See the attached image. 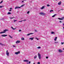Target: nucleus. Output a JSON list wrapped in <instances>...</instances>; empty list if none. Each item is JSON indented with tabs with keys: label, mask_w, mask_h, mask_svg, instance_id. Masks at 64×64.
Here are the masks:
<instances>
[{
	"label": "nucleus",
	"mask_w": 64,
	"mask_h": 64,
	"mask_svg": "<svg viewBox=\"0 0 64 64\" xmlns=\"http://www.w3.org/2000/svg\"><path fill=\"white\" fill-rule=\"evenodd\" d=\"M9 30H3V32H0V34H2L3 33H6V31H8Z\"/></svg>",
	"instance_id": "nucleus-1"
},
{
	"label": "nucleus",
	"mask_w": 64,
	"mask_h": 64,
	"mask_svg": "<svg viewBox=\"0 0 64 64\" xmlns=\"http://www.w3.org/2000/svg\"><path fill=\"white\" fill-rule=\"evenodd\" d=\"M38 55L39 59H40H40H41V54H40L39 53H38Z\"/></svg>",
	"instance_id": "nucleus-2"
},
{
	"label": "nucleus",
	"mask_w": 64,
	"mask_h": 64,
	"mask_svg": "<svg viewBox=\"0 0 64 64\" xmlns=\"http://www.w3.org/2000/svg\"><path fill=\"white\" fill-rule=\"evenodd\" d=\"M6 55L7 56H9V52H8V50H7L6 52Z\"/></svg>",
	"instance_id": "nucleus-3"
},
{
	"label": "nucleus",
	"mask_w": 64,
	"mask_h": 64,
	"mask_svg": "<svg viewBox=\"0 0 64 64\" xmlns=\"http://www.w3.org/2000/svg\"><path fill=\"white\" fill-rule=\"evenodd\" d=\"M20 8H21V7L16 6L15 7L14 9L16 10V9H20Z\"/></svg>",
	"instance_id": "nucleus-4"
},
{
	"label": "nucleus",
	"mask_w": 64,
	"mask_h": 64,
	"mask_svg": "<svg viewBox=\"0 0 64 64\" xmlns=\"http://www.w3.org/2000/svg\"><path fill=\"white\" fill-rule=\"evenodd\" d=\"M2 37H6L7 36V34H3L1 35Z\"/></svg>",
	"instance_id": "nucleus-5"
},
{
	"label": "nucleus",
	"mask_w": 64,
	"mask_h": 64,
	"mask_svg": "<svg viewBox=\"0 0 64 64\" xmlns=\"http://www.w3.org/2000/svg\"><path fill=\"white\" fill-rule=\"evenodd\" d=\"M20 51H18L17 52H15V54L16 55H18V54H20Z\"/></svg>",
	"instance_id": "nucleus-6"
},
{
	"label": "nucleus",
	"mask_w": 64,
	"mask_h": 64,
	"mask_svg": "<svg viewBox=\"0 0 64 64\" xmlns=\"http://www.w3.org/2000/svg\"><path fill=\"white\" fill-rule=\"evenodd\" d=\"M39 14L40 15H45V14H44L43 12H40Z\"/></svg>",
	"instance_id": "nucleus-7"
},
{
	"label": "nucleus",
	"mask_w": 64,
	"mask_h": 64,
	"mask_svg": "<svg viewBox=\"0 0 64 64\" xmlns=\"http://www.w3.org/2000/svg\"><path fill=\"white\" fill-rule=\"evenodd\" d=\"M58 51L59 52H60V53H61V52H62V50L61 49H59L58 50Z\"/></svg>",
	"instance_id": "nucleus-8"
},
{
	"label": "nucleus",
	"mask_w": 64,
	"mask_h": 64,
	"mask_svg": "<svg viewBox=\"0 0 64 64\" xmlns=\"http://www.w3.org/2000/svg\"><path fill=\"white\" fill-rule=\"evenodd\" d=\"M23 61L24 62H28L29 60H24Z\"/></svg>",
	"instance_id": "nucleus-9"
},
{
	"label": "nucleus",
	"mask_w": 64,
	"mask_h": 64,
	"mask_svg": "<svg viewBox=\"0 0 64 64\" xmlns=\"http://www.w3.org/2000/svg\"><path fill=\"white\" fill-rule=\"evenodd\" d=\"M20 41H19V40H18L16 42V44H17L18 43H20Z\"/></svg>",
	"instance_id": "nucleus-10"
},
{
	"label": "nucleus",
	"mask_w": 64,
	"mask_h": 64,
	"mask_svg": "<svg viewBox=\"0 0 64 64\" xmlns=\"http://www.w3.org/2000/svg\"><path fill=\"white\" fill-rule=\"evenodd\" d=\"M34 34V33H30V34H27V36H29V35H30V34Z\"/></svg>",
	"instance_id": "nucleus-11"
},
{
	"label": "nucleus",
	"mask_w": 64,
	"mask_h": 64,
	"mask_svg": "<svg viewBox=\"0 0 64 64\" xmlns=\"http://www.w3.org/2000/svg\"><path fill=\"white\" fill-rule=\"evenodd\" d=\"M51 34H55V32H51Z\"/></svg>",
	"instance_id": "nucleus-12"
},
{
	"label": "nucleus",
	"mask_w": 64,
	"mask_h": 64,
	"mask_svg": "<svg viewBox=\"0 0 64 64\" xmlns=\"http://www.w3.org/2000/svg\"><path fill=\"white\" fill-rule=\"evenodd\" d=\"M34 38H30L29 39L30 40H33V39H34Z\"/></svg>",
	"instance_id": "nucleus-13"
},
{
	"label": "nucleus",
	"mask_w": 64,
	"mask_h": 64,
	"mask_svg": "<svg viewBox=\"0 0 64 64\" xmlns=\"http://www.w3.org/2000/svg\"><path fill=\"white\" fill-rule=\"evenodd\" d=\"M61 2L60 1V2H59L58 3V4L60 5H61Z\"/></svg>",
	"instance_id": "nucleus-14"
},
{
	"label": "nucleus",
	"mask_w": 64,
	"mask_h": 64,
	"mask_svg": "<svg viewBox=\"0 0 64 64\" xmlns=\"http://www.w3.org/2000/svg\"><path fill=\"white\" fill-rule=\"evenodd\" d=\"M57 15V14H54V15L52 16V17H54L55 16H56Z\"/></svg>",
	"instance_id": "nucleus-15"
},
{
	"label": "nucleus",
	"mask_w": 64,
	"mask_h": 64,
	"mask_svg": "<svg viewBox=\"0 0 64 64\" xmlns=\"http://www.w3.org/2000/svg\"><path fill=\"white\" fill-rule=\"evenodd\" d=\"M55 44H58L59 43V42H54Z\"/></svg>",
	"instance_id": "nucleus-16"
},
{
	"label": "nucleus",
	"mask_w": 64,
	"mask_h": 64,
	"mask_svg": "<svg viewBox=\"0 0 64 64\" xmlns=\"http://www.w3.org/2000/svg\"><path fill=\"white\" fill-rule=\"evenodd\" d=\"M57 37H56V38H55L54 39V41H56V40H57Z\"/></svg>",
	"instance_id": "nucleus-17"
},
{
	"label": "nucleus",
	"mask_w": 64,
	"mask_h": 64,
	"mask_svg": "<svg viewBox=\"0 0 64 64\" xmlns=\"http://www.w3.org/2000/svg\"><path fill=\"white\" fill-rule=\"evenodd\" d=\"M58 19H59V20H63V19L61 18H58Z\"/></svg>",
	"instance_id": "nucleus-18"
},
{
	"label": "nucleus",
	"mask_w": 64,
	"mask_h": 64,
	"mask_svg": "<svg viewBox=\"0 0 64 64\" xmlns=\"http://www.w3.org/2000/svg\"><path fill=\"white\" fill-rule=\"evenodd\" d=\"M22 40H24V38H22L21 39Z\"/></svg>",
	"instance_id": "nucleus-19"
},
{
	"label": "nucleus",
	"mask_w": 64,
	"mask_h": 64,
	"mask_svg": "<svg viewBox=\"0 0 64 64\" xmlns=\"http://www.w3.org/2000/svg\"><path fill=\"white\" fill-rule=\"evenodd\" d=\"M44 8V6H43L40 9H43Z\"/></svg>",
	"instance_id": "nucleus-20"
},
{
	"label": "nucleus",
	"mask_w": 64,
	"mask_h": 64,
	"mask_svg": "<svg viewBox=\"0 0 64 64\" xmlns=\"http://www.w3.org/2000/svg\"><path fill=\"white\" fill-rule=\"evenodd\" d=\"M37 55H36L34 57V59H35V58H37Z\"/></svg>",
	"instance_id": "nucleus-21"
},
{
	"label": "nucleus",
	"mask_w": 64,
	"mask_h": 64,
	"mask_svg": "<svg viewBox=\"0 0 64 64\" xmlns=\"http://www.w3.org/2000/svg\"><path fill=\"white\" fill-rule=\"evenodd\" d=\"M9 36L10 37V38H11L12 39V38H12V37L11 36L9 35Z\"/></svg>",
	"instance_id": "nucleus-22"
},
{
	"label": "nucleus",
	"mask_w": 64,
	"mask_h": 64,
	"mask_svg": "<svg viewBox=\"0 0 64 64\" xmlns=\"http://www.w3.org/2000/svg\"><path fill=\"white\" fill-rule=\"evenodd\" d=\"M11 28L12 29H13V30H15V29H16V28H13L12 27V26L11 27Z\"/></svg>",
	"instance_id": "nucleus-23"
},
{
	"label": "nucleus",
	"mask_w": 64,
	"mask_h": 64,
	"mask_svg": "<svg viewBox=\"0 0 64 64\" xmlns=\"http://www.w3.org/2000/svg\"><path fill=\"white\" fill-rule=\"evenodd\" d=\"M53 12V10H51L50 11V13H52V12Z\"/></svg>",
	"instance_id": "nucleus-24"
},
{
	"label": "nucleus",
	"mask_w": 64,
	"mask_h": 64,
	"mask_svg": "<svg viewBox=\"0 0 64 64\" xmlns=\"http://www.w3.org/2000/svg\"><path fill=\"white\" fill-rule=\"evenodd\" d=\"M29 13H30V11H28L27 12V13L28 14H29Z\"/></svg>",
	"instance_id": "nucleus-25"
},
{
	"label": "nucleus",
	"mask_w": 64,
	"mask_h": 64,
	"mask_svg": "<svg viewBox=\"0 0 64 64\" xmlns=\"http://www.w3.org/2000/svg\"><path fill=\"white\" fill-rule=\"evenodd\" d=\"M24 4L20 6V8H21V7H23V6H24Z\"/></svg>",
	"instance_id": "nucleus-26"
},
{
	"label": "nucleus",
	"mask_w": 64,
	"mask_h": 64,
	"mask_svg": "<svg viewBox=\"0 0 64 64\" xmlns=\"http://www.w3.org/2000/svg\"><path fill=\"white\" fill-rule=\"evenodd\" d=\"M8 14H10L11 13L10 12H8Z\"/></svg>",
	"instance_id": "nucleus-27"
},
{
	"label": "nucleus",
	"mask_w": 64,
	"mask_h": 64,
	"mask_svg": "<svg viewBox=\"0 0 64 64\" xmlns=\"http://www.w3.org/2000/svg\"><path fill=\"white\" fill-rule=\"evenodd\" d=\"M37 64H40V62H37Z\"/></svg>",
	"instance_id": "nucleus-28"
},
{
	"label": "nucleus",
	"mask_w": 64,
	"mask_h": 64,
	"mask_svg": "<svg viewBox=\"0 0 64 64\" xmlns=\"http://www.w3.org/2000/svg\"><path fill=\"white\" fill-rule=\"evenodd\" d=\"M38 48V49H40V48H41V47L39 46L38 48Z\"/></svg>",
	"instance_id": "nucleus-29"
},
{
	"label": "nucleus",
	"mask_w": 64,
	"mask_h": 64,
	"mask_svg": "<svg viewBox=\"0 0 64 64\" xmlns=\"http://www.w3.org/2000/svg\"><path fill=\"white\" fill-rule=\"evenodd\" d=\"M35 39H37V40H39V39L38 38H36Z\"/></svg>",
	"instance_id": "nucleus-30"
},
{
	"label": "nucleus",
	"mask_w": 64,
	"mask_h": 64,
	"mask_svg": "<svg viewBox=\"0 0 64 64\" xmlns=\"http://www.w3.org/2000/svg\"><path fill=\"white\" fill-rule=\"evenodd\" d=\"M22 20V21H26V20Z\"/></svg>",
	"instance_id": "nucleus-31"
},
{
	"label": "nucleus",
	"mask_w": 64,
	"mask_h": 64,
	"mask_svg": "<svg viewBox=\"0 0 64 64\" xmlns=\"http://www.w3.org/2000/svg\"><path fill=\"white\" fill-rule=\"evenodd\" d=\"M64 42H61V44L62 45V44H64Z\"/></svg>",
	"instance_id": "nucleus-32"
},
{
	"label": "nucleus",
	"mask_w": 64,
	"mask_h": 64,
	"mask_svg": "<svg viewBox=\"0 0 64 64\" xmlns=\"http://www.w3.org/2000/svg\"><path fill=\"white\" fill-rule=\"evenodd\" d=\"M0 45H3V44H2L0 42Z\"/></svg>",
	"instance_id": "nucleus-33"
},
{
	"label": "nucleus",
	"mask_w": 64,
	"mask_h": 64,
	"mask_svg": "<svg viewBox=\"0 0 64 64\" xmlns=\"http://www.w3.org/2000/svg\"><path fill=\"white\" fill-rule=\"evenodd\" d=\"M47 6H48V7H49V6H50V5H49L48 4L47 5Z\"/></svg>",
	"instance_id": "nucleus-34"
},
{
	"label": "nucleus",
	"mask_w": 64,
	"mask_h": 64,
	"mask_svg": "<svg viewBox=\"0 0 64 64\" xmlns=\"http://www.w3.org/2000/svg\"><path fill=\"white\" fill-rule=\"evenodd\" d=\"M3 2V1H1L0 2V4H1Z\"/></svg>",
	"instance_id": "nucleus-35"
},
{
	"label": "nucleus",
	"mask_w": 64,
	"mask_h": 64,
	"mask_svg": "<svg viewBox=\"0 0 64 64\" xmlns=\"http://www.w3.org/2000/svg\"><path fill=\"white\" fill-rule=\"evenodd\" d=\"M23 21L22 20H21L20 21L18 22H22Z\"/></svg>",
	"instance_id": "nucleus-36"
},
{
	"label": "nucleus",
	"mask_w": 64,
	"mask_h": 64,
	"mask_svg": "<svg viewBox=\"0 0 64 64\" xmlns=\"http://www.w3.org/2000/svg\"><path fill=\"white\" fill-rule=\"evenodd\" d=\"M26 0H23V1H22V2H24V1H26Z\"/></svg>",
	"instance_id": "nucleus-37"
},
{
	"label": "nucleus",
	"mask_w": 64,
	"mask_h": 64,
	"mask_svg": "<svg viewBox=\"0 0 64 64\" xmlns=\"http://www.w3.org/2000/svg\"><path fill=\"white\" fill-rule=\"evenodd\" d=\"M3 6H0V8H2Z\"/></svg>",
	"instance_id": "nucleus-38"
},
{
	"label": "nucleus",
	"mask_w": 64,
	"mask_h": 64,
	"mask_svg": "<svg viewBox=\"0 0 64 64\" xmlns=\"http://www.w3.org/2000/svg\"><path fill=\"white\" fill-rule=\"evenodd\" d=\"M62 19H64V17H63L62 18Z\"/></svg>",
	"instance_id": "nucleus-39"
},
{
	"label": "nucleus",
	"mask_w": 64,
	"mask_h": 64,
	"mask_svg": "<svg viewBox=\"0 0 64 64\" xmlns=\"http://www.w3.org/2000/svg\"><path fill=\"white\" fill-rule=\"evenodd\" d=\"M46 59H48V57L47 56L46 57Z\"/></svg>",
	"instance_id": "nucleus-40"
},
{
	"label": "nucleus",
	"mask_w": 64,
	"mask_h": 64,
	"mask_svg": "<svg viewBox=\"0 0 64 64\" xmlns=\"http://www.w3.org/2000/svg\"><path fill=\"white\" fill-rule=\"evenodd\" d=\"M30 63H31V62H29V64H30Z\"/></svg>",
	"instance_id": "nucleus-41"
},
{
	"label": "nucleus",
	"mask_w": 64,
	"mask_h": 64,
	"mask_svg": "<svg viewBox=\"0 0 64 64\" xmlns=\"http://www.w3.org/2000/svg\"><path fill=\"white\" fill-rule=\"evenodd\" d=\"M16 22L15 20H14V22Z\"/></svg>",
	"instance_id": "nucleus-42"
},
{
	"label": "nucleus",
	"mask_w": 64,
	"mask_h": 64,
	"mask_svg": "<svg viewBox=\"0 0 64 64\" xmlns=\"http://www.w3.org/2000/svg\"><path fill=\"white\" fill-rule=\"evenodd\" d=\"M59 22H60V23H62V22H61V21H60Z\"/></svg>",
	"instance_id": "nucleus-43"
},
{
	"label": "nucleus",
	"mask_w": 64,
	"mask_h": 64,
	"mask_svg": "<svg viewBox=\"0 0 64 64\" xmlns=\"http://www.w3.org/2000/svg\"><path fill=\"white\" fill-rule=\"evenodd\" d=\"M20 31H21V30H19V32H20Z\"/></svg>",
	"instance_id": "nucleus-44"
},
{
	"label": "nucleus",
	"mask_w": 64,
	"mask_h": 64,
	"mask_svg": "<svg viewBox=\"0 0 64 64\" xmlns=\"http://www.w3.org/2000/svg\"><path fill=\"white\" fill-rule=\"evenodd\" d=\"M13 47H15V46H13Z\"/></svg>",
	"instance_id": "nucleus-45"
},
{
	"label": "nucleus",
	"mask_w": 64,
	"mask_h": 64,
	"mask_svg": "<svg viewBox=\"0 0 64 64\" xmlns=\"http://www.w3.org/2000/svg\"><path fill=\"white\" fill-rule=\"evenodd\" d=\"M13 18H10V19H13Z\"/></svg>",
	"instance_id": "nucleus-46"
},
{
	"label": "nucleus",
	"mask_w": 64,
	"mask_h": 64,
	"mask_svg": "<svg viewBox=\"0 0 64 64\" xmlns=\"http://www.w3.org/2000/svg\"><path fill=\"white\" fill-rule=\"evenodd\" d=\"M11 11V10H9V11Z\"/></svg>",
	"instance_id": "nucleus-47"
},
{
	"label": "nucleus",
	"mask_w": 64,
	"mask_h": 64,
	"mask_svg": "<svg viewBox=\"0 0 64 64\" xmlns=\"http://www.w3.org/2000/svg\"><path fill=\"white\" fill-rule=\"evenodd\" d=\"M12 8H10V9H12Z\"/></svg>",
	"instance_id": "nucleus-48"
},
{
	"label": "nucleus",
	"mask_w": 64,
	"mask_h": 64,
	"mask_svg": "<svg viewBox=\"0 0 64 64\" xmlns=\"http://www.w3.org/2000/svg\"><path fill=\"white\" fill-rule=\"evenodd\" d=\"M35 31L36 32H37V30H36Z\"/></svg>",
	"instance_id": "nucleus-49"
},
{
	"label": "nucleus",
	"mask_w": 64,
	"mask_h": 64,
	"mask_svg": "<svg viewBox=\"0 0 64 64\" xmlns=\"http://www.w3.org/2000/svg\"><path fill=\"white\" fill-rule=\"evenodd\" d=\"M17 21V20H15V21Z\"/></svg>",
	"instance_id": "nucleus-50"
},
{
	"label": "nucleus",
	"mask_w": 64,
	"mask_h": 64,
	"mask_svg": "<svg viewBox=\"0 0 64 64\" xmlns=\"http://www.w3.org/2000/svg\"><path fill=\"white\" fill-rule=\"evenodd\" d=\"M61 10H63V9H61Z\"/></svg>",
	"instance_id": "nucleus-51"
},
{
	"label": "nucleus",
	"mask_w": 64,
	"mask_h": 64,
	"mask_svg": "<svg viewBox=\"0 0 64 64\" xmlns=\"http://www.w3.org/2000/svg\"><path fill=\"white\" fill-rule=\"evenodd\" d=\"M27 64H28V62H27Z\"/></svg>",
	"instance_id": "nucleus-52"
},
{
	"label": "nucleus",
	"mask_w": 64,
	"mask_h": 64,
	"mask_svg": "<svg viewBox=\"0 0 64 64\" xmlns=\"http://www.w3.org/2000/svg\"><path fill=\"white\" fill-rule=\"evenodd\" d=\"M33 64H35V63H34Z\"/></svg>",
	"instance_id": "nucleus-53"
},
{
	"label": "nucleus",
	"mask_w": 64,
	"mask_h": 64,
	"mask_svg": "<svg viewBox=\"0 0 64 64\" xmlns=\"http://www.w3.org/2000/svg\"><path fill=\"white\" fill-rule=\"evenodd\" d=\"M23 19V18H22L21 19Z\"/></svg>",
	"instance_id": "nucleus-54"
},
{
	"label": "nucleus",
	"mask_w": 64,
	"mask_h": 64,
	"mask_svg": "<svg viewBox=\"0 0 64 64\" xmlns=\"http://www.w3.org/2000/svg\"><path fill=\"white\" fill-rule=\"evenodd\" d=\"M63 50H64V48H63Z\"/></svg>",
	"instance_id": "nucleus-55"
},
{
	"label": "nucleus",
	"mask_w": 64,
	"mask_h": 64,
	"mask_svg": "<svg viewBox=\"0 0 64 64\" xmlns=\"http://www.w3.org/2000/svg\"><path fill=\"white\" fill-rule=\"evenodd\" d=\"M56 0V1H57V0Z\"/></svg>",
	"instance_id": "nucleus-56"
}]
</instances>
